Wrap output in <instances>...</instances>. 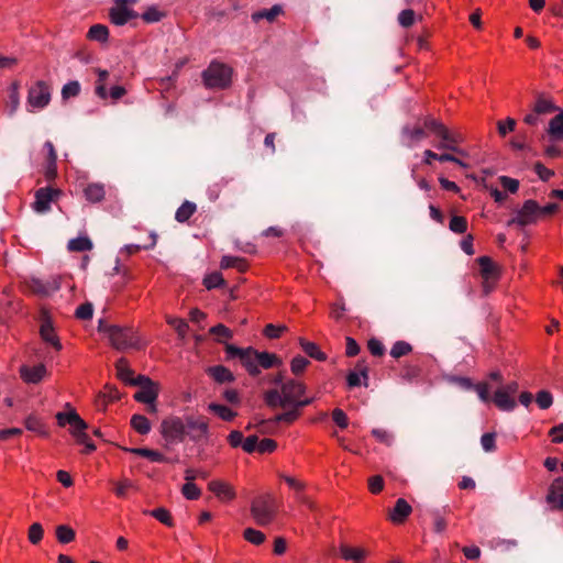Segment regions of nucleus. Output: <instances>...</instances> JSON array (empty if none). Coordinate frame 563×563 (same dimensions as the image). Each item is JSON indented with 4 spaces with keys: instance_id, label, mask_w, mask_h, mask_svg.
Returning <instances> with one entry per match:
<instances>
[{
    "instance_id": "338daca9",
    "label": "nucleus",
    "mask_w": 563,
    "mask_h": 563,
    "mask_svg": "<svg viewBox=\"0 0 563 563\" xmlns=\"http://www.w3.org/2000/svg\"><path fill=\"white\" fill-rule=\"evenodd\" d=\"M499 181L505 190L516 194L519 189V180L508 177V176H500Z\"/></svg>"
},
{
    "instance_id": "ea45409f",
    "label": "nucleus",
    "mask_w": 563,
    "mask_h": 563,
    "mask_svg": "<svg viewBox=\"0 0 563 563\" xmlns=\"http://www.w3.org/2000/svg\"><path fill=\"white\" fill-rule=\"evenodd\" d=\"M147 514L167 527L174 526L172 515L166 508H155L153 510L147 511Z\"/></svg>"
},
{
    "instance_id": "f257e3e1",
    "label": "nucleus",
    "mask_w": 563,
    "mask_h": 563,
    "mask_svg": "<svg viewBox=\"0 0 563 563\" xmlns=\"http://www.w3.org/2000/svg\"><path fill=\"white\" fill-rule=\"evenodd\" d=\"M108 340L111 346L118 351L144 347L137 332L131 327L113 325L109 329Z\"/></svg>"
},
{
    "instance_id": "20e7f679",
    "label": "nucleus",
    "mask_w": 563,
    "mask_h": 563,
    "mask_svg": "<svg viewBox=\"0 0 563 563\" xmlns=\"http://www.w3.org/2000/svg\"><path fill=\"white\" fill-rule=\"evenodd\" d=\"M132 386H139L134 395V399L142 404L155 402L158 397V387L150 377L137 375L136 380L132 382Z\"/></svg>"
},
{
    "instance_id": "393cba45",
    "label": "nucleus",
    "mask_w": 563,
    "mask_h": 563,
    "mask_svg": "<svg viewBox=\"0 0 563 563\" xmlns=\"http://www.w3.org/2000/svg\"><path fill=\"white\" fill-rule=\"evenodd\" d=\"M117 376L126 384L132 385L133 380H136L134 377V372L129 367L128 360L121 357L115 363Z\"/></svg>"
},
{
    "instance_id": "b1692460",
    "label": "nucleus",
    "mask_w": 563,
    "mask_h": 563,
    "mask_svg": "<svg viewBox=\"0 0 563 563\" xmlns=\"http://www.w3.org/2000/svg\"><path fill=\"white\" fill-rule=\"evenodd\" d=\"M249 264L245 258L239 256H223L220 261V268H235L240 273L247 271Z\"/></svg>"
},
{
    "instance_id": "ddd939ff",
    "label": "nucleus",
    "mask_w": 563,
    "mask_h": 563,
    "mask_svg": "<svg viewBox=\"0 0 563 563\" xmlns=\"http://www.w3.org/2000/svg\"><path fill=\"white\" fill-rule=\"evenodd\" d=\"M185 427V434L191 439H199L205 435L208 430V423L205 419L195 418L192 416L186 418Z\"/></svg>"
},
{
    "instance_id": "c85d7f7f",
    "label": "nucleus",
    "mask_w": 563,
    "mask_h": 563,
    "mask_svg": "<svg viewBox=\"0 0 563 563\" xmlns=\"http://www.w3.org/2000/svg\"><path fill=\"white\" fill-rule=\"evenodd\" d=\"M533 109L540 115L560 111L551 99H547L542 95L538 96Z\"/></svg>"
},
{
    "instance_id": "e433bc0d",
    "label": "nucleus",
    "mask_w": 563,
    "mask_h": 563,
    "mask_svg": "<svg viewBox=\"0 0 563 563\" xmlns=\"http://www.w3.org/2000/svg\"><path fill=\"white\" fill-rule=\"evenodd\" d=\"M67 247L71 252H85L92 249V242L88 236H79L70 240Z\"/></svg>"
},
{
    "instance_id": "c9c22d12",
    "label": "nucleus",
    "mask_w": 563,
    "mask_h": 563,
    "mask_svg": "<svg viewBox=\"0 0 563 563\" xmlns=\"http://www.w3.org/2000/svg\"><path fill=\"white\" fill-rule=\"evenodd\" d=\"M131 426L140 434H147L151 431L150 420L143 415H133Z\"/></svg>"
},
{
    "instance_id": "37998d69",
    "label": "nucleus",
    "mask_w": 563,
    "mask_h": 563,
    "mask_svg": "<svg viewBox=\"0 0 563 563\" xmlns=\"http://www.w3.org/2000/svg\"><path fill=\"white\" fill-rule=\"evenodd\" d=\"M243 537L246 541L255 545H260L265 541V534L253 528H246L243 531Z\"/></svg>"
},
{
    "instance_id": "58836bf2",
    "label": "nucleus",
    "mask_w": 563,
    "mask_h": 563,
    "mask_svg": "<svg viewBox=\"0 0 563 563\" xmlns=\"http://www.w3.org/2000/svg\"><path fill=\"white\" fill-rule=\"evenodd\" d=\"M76 533L73 528L67 525H60L56 527V538L58 542L67 544L75 540Z\"/></svg>"
},
{
    "instance_id": "4be33fe9",
    "label": "nucleus",
    "mask_w": 563,
    "mask_h": 563,
    "mask_svg": "<svg viewBox=\"0 0 563 563\" xmlns=\"http://www.w3.org/2000/svg\"><path fill=\"white\" fill-rule=\"evenodd\" d=\"M547 499L555 508L563 509V478H559L552 484Z\"/></svg>"
},
{
    "instance_id": "bf43d9fd",
    "label": "nucleus",
    "mask_w": 563,
    "mask_h": 563,
    "mask_svg": "<svg viewBox=\"0 0 563 563\" xmlns=\"http://www.w3.org/2000/svg\"><path fill=\"white\" fill-rule=\"evenodd\" d=\"M536 401L541 409H548L553 404V397L548 390H540L537 394Z\"/></svg>"
},
{
    "instance_id": "6ab92c4d",
    "label": "nucleus",
    "mask_w": 563,
    "mask_h": 563,
    "mask_svg": "<svg viewBox=\"0 0 563 563\" xmlns=\"http://www.w3.org/2000/svg\"><path fill=\"white\" fill-rule=\"evenodd\" d=\"M481 267V276L485 279H497L499 277V268L489 256H481L477 258Z\"/></svg>"
},
{
    "instance_id": "864d4df0",
    "label": "nucleus",
    "mask_w": 563,
    "mask_h": 563,
    "mask_svg": "<svg viewBox=\"0 0 563 563\" xmlns=\"http://www.w3.org/2000/svg\"><path fill=\"white\" fill-rule=\"evenodd\" d=\"M44 530L41 523L35 522L30 526L27 538L32 544H37L43 539Z\"/></svg>"
},
{
    "instance_id": "f03ea898",
    "label": "nucleus",
    "mask_w": 563,
    "mask_h": 563,
    "mask_svg": "<svg viewBox=\"0 0 563 563\" xmlns=\"http://www.w3.org/2000/svg\"><path fill=\"white\" fill-rule=\"evenodd\" d=\"M251 515L260 526L269 525L276 515V501L272 494L257 496L252 500Z\"/></svg>"
},
{
    "instance_id": "3c124183",
    "label": "nucleus",
    "mask_w": 563,
    "mask_h": 563,
    "mask_svg": "<svg viewBox=\"0 0 563 563\" xmlns=\"http://www.w3.org/2000/svg\"><path fill=\"white\" fill-rule=\"evenodd\" d=\"M73 435L77 439L78 443L85 445V453H90L96 450V445L90 441L85 430L71 431Z\"/></svg>"
},
{
    "instance_id": "bb28decb",
    "label": "nucleus",
    "mask_w": 563,
    "mask_h": 563,
    "mask_svg": "<svg viewBox=\"0 0 563 563\" xmlns=\"http://www.w3.org/2000/svg\"><path fill=\"white\" fill-rule=\"evenodd\" d=\"M283 12V7L280 4H274L271 9L254 12L252 14V20L254 22H258L262 19H266L267 21L273 22Z\"/></svg>"
},
{
    "instance_id": "9b49d317",
    "label": "nucleus",
    "mask_w": 563,
    "mask_h": 563,
    "mask_svg": "<svg viewBox=\"0 0 563 563\" xmlns=\"http://www.w3.org/2000/svg\"><path fill=\"white\" fill-rule=\"evenodd\" d=\"M437 136L441 139V143L438 145V148L464 154V152L459 147V144L464 142V137L461 133L452 132L445 126Z\"/></svg>"
},
{
    "instance_id": "e2e57ef3",
    "label": "nucleus",
    "mask_w": 563,
    "mask_h": 563,
    "mask_svg": "<svg viewBox=\"0 0 563 563\" xmlns=\"http://www.w3.org/2000/svg\"><path fill=\"white\" fill-rule=\"evenodd\" d=\"M24 426L27 430L30 431H34V432H38V433H44V424L43 422L35 416H29L25 421H24Z\"/></svg>"
},
{
    "instance_id": "49530a36",
    "label": "nucleus",
    "mask_w": 563,
    "mask_h": 563,
    "mask_svg": "<svg viewBox=\"0 0 563 563\" xmlns=\"http://www.w3.org/2000/svg\"><path fill=\"white\" fill-rule=\"evenodd\" d=\"M213 413L223 421H232L238 413L224 405L213 404Z\"/></svg>"
},
{
    "instance_id": "6e6d98bb",
    "label": "nucleus",
    "mask_w": 563,
    "mask_h": 563,
    "mask_svg": "<svg viewBox=\"0 0 563 563\" xmlns=\"http://www.w3.org/2000/svg\"><path fill=\"white\" fill-rule=\"evenodd\" d=\"M93 314V306L91 302H85L77 307L75 311L76 318L80 320H89L92 318Z\"/></svg>"
},
{
    "instance_id": "9d476101",
    "label": "nucleus",
    "mask_w": 563,
    "mask_h": 563,
    "mask_svg": "<svg viewBox=\"0 0 563 563\" xmlns=\"http://www.w3.org/2000/svg\"><path fill=\"white\" fill-rule=\"evenodd\" d=\"M238 497L235 487L227 481L213 479V498L222 505H231Z\"/></svg>"
},
{
    "instance_id": "de8ad7c7",
    "label": "nucleus",
    "mask_w": 563,
    "mask_h": 563,
    "mask_svg": "<svg viewBox=\"0 0 563 563\" xmlns=\"http://www.w3.org/2000/svg\"><path fill=\"white\" fill-rule=\"evenodd\" d=\"M411 351L412 346L409 343L405 341H397L390 350V355L394 358H399L401 356L409 354Z\"/></svg>"
},
{
    "instance_id": "4468645a",
    "label": "nucleus",
    "mask_w": 563,
    "mask_h": 563,
    "mask_svg": "<svg viewBox=\"0 0 563 563\" xmlns=\"http://www.w3.org/2000/svg\"><path fill=\"white\" fill-rule=\"evenodd\" d=\"M411 511L412 508L408 501L404 498H399L396 500L394 508L389 511L388 518L391 522L400 525L406 521Z\"/></svg>"
},
{
    "instance_id": "7c9ffc66",
    "label": "nucleus",
    "mask_w": 563,
    "mask_h": 563,
    "mask_svg": "<svg viewBox=\"0 0 563 563\" xmlns=\"http://www.w3.org/2000/svg\"><path fill=\"white\" fill-rule=\"evenodd\" d=\"M109 18L111 23L114 25L121 26L129 22L125 14V5L114 3V5L109 11Z\"/></svg>"
},
{
    "instance_id": "412c9836",
    "label": "nucleus",
    "mask_w": 563,
    "mask_h": 563,
    "mask_svg": "<svg viewBox=\"0 0 563 563\" xmlns=\"http://www.w3.org/2000/svg\"><path fill=\"white\" fill-rule=\"evenodd\" d=\"M547 133L553 141H563V110L549 121Z\"/></svg>"
},
{
    "instance_id": "f8f14e48",
    "label": "nucleus",
    "mask_w": 563,
    "mask_h": 563,
    "mask_svg": "<svg viewBox=\"0 0 563 563\" xmlns=\"http://www.w3.org/2000/svg\"><path fill=\"white\" fill-rule=\"evenodd\" d=\"M313 400L314 398L300 397L290 409L276 415L275 420H284V423L291 424L301 416L302 408L311 405Z\"/></svg>"
},
{
    "instance_id": "4d7b16f0",
    "label": "nucleus",
    "mask_w": 563,
    "mask_h": 563,
    "mask_svg": "<svg viewBox=\"0 0 563 563\" xmlns=\"http://www.w3.org/2000/svg\"><path fill=\"white\" fill-rule=\"evenodd\" d=\"M415 11L411 9L402 10L398 15V22L402 27H410L415 23Z\"/></svg>"
},
{
    "instance_id": "f704fd0d",
    "label": "nucleus",
    "mask_w": 563,
    "mask_h": 563,
    "mask_svg": "<svg viewBox=\"0 0 563 563\" xmlns=\"http://www.w3.org/2000/svg\"><path fill=\"white\" fill-rule=\"evenodd\" d=\"M196 203L186 200L175 213L176 221L184 223L186 222L196 211Z\"/></svg>"
},
{
    "instance_id": "a878e982",
    "label": "nucleus",
    "mask_w": 563,
    "mask_h": 563,
    "mask_svg": "<svg viewBox=\"0 0 563 563\" xmlns=\"http://www.w3.org/2000/svg\"><path fill=\"white\" fill-rule=\"evenodd\" d=\"M284 395L280 389H269L265 391L264 394V401L269 408H277L282 407L284 409H287L286 402L283 399Z\"/></svg>"
},
{
    "instance_id": "69168bd1",
    "label": "nucleus",
    "mask_w": 563,
    "mask_h": 563,
    "mask_svg": "<svg viewBox=\"0 0 563 563\" xmlns=\"http://www.w3.org/2000/svg\"><path fill=\"white\" fill-rule=\"evenodd\" d=\"M332 419L335 422V424L341 429H345L349 426V418L346 413L340 408H335L332 411Z\"/></svg>"
},
{
    "instance_id": "39448f33",
    "label": "nucleus",
    "mask_w": 563,
    "mask_h": 563,
    "mask_svg": "<svg viewBox=\"0 0 563 563\" xmlns=\"http://www.w3.org/2000/svg\"><path fill=\"white\" fill-rule=\"evenodd\" d=\"M185 422L177 417H169L162 421L161 432L168 443L180 442L185 438Z\"/></svg>"
},
{
    "instance_id": "8fccbe9b",
    "label": "nucleus",
    "mask_w": 563,
    "mask_h": 563,
    "mask_svg": "<svg viewBox=\"0 0 563 563\" xmlns=\"http://www.w3.org/2000/svg\"><path fill=\"white\" fill-rule=\"evenodd\" d=\"M67 423H69L73 427L71 431H78V430H86L88 428V424L80 418V416L75 411L71 410L67 413Z\"/></svg>"
},
{
    "instance_id": "6e6552de",
    "label": "nucleus",
    "mask_w": 563,
    "mask_h": 563,
    "mask_svg": "<svg viewBox=\"0 0 563 563\" xmlns=\"http://www.w3.org/2000/svg\"><path fill=\"white\" fill-rule=\"evenodd\" d=\"M51 100V90L46 82L40 80L29 90L27 102L34 108L42 109Z\"/></svg>"
},
{
    "instance_id": "0eeeda50",
    "label": "nucleus",
    "mask_w": 563,
    "mask_h": 563,
    "mask_svg": "<svg viewBox=\"0 0 563 563\" xmlns=\"http://www.w3.org/2000/svg\"><path fill=\"white\" fill-rule=\"evenodd\" d=\"M233 67L228 64L213 60V90L230 89L233 82Z\"/></svg>"
},
{
    "instance_id": "79ce46f5",
    "label": "nucleus",
    "mask_w": 563,
    "mask_h": 563,
    "mask_svg": "<svg viewBox=\"0 0 563 563\" xmlns=\"http://www.w3.org/2000/svg\"><path fill=\"white\" fill-rule=\"evenodd\" d=\"M167 323L176 330L179 339H186L189 325L185 320L169 317L167 318Z\"/></svg>"
},
{
    "instance_id": "c756f323",
    "label": "nucleus",
    "mask_w": 563,
    "mask_h": 563,
    "mask_svg": "<svg viewBox=\"0 0 563 563\" xmlns=\"http://www.w3.org/2000/svg\"><path fill=\"white\" fill-rule=\"evenodd\" d=\"M256 358H257L258 367L261 366L265 369H268V368H272L274 366H278L282 364V361L279 360V357L276 354L269 353V352H258L257 351Z\"/></svg>"
},
{
    "instance_id": "603ef678",
    "label": "nucleus",
    "mask_w": 563,
    "mask_h": 563,
    "mask_svg": "<svg viewBox=\"0 0 563 563\" xmlns=\"http://www.w3.org/2000/svg\"><path fill=\"white\" fill-rule=\"evenodd\" d=\"M446 508L444 507L441 511H433V520H434V531L437 533H442L446 529V520H445Z\"/></svg>"
},
{
    "instance_id": "a211bd4d",
    "label": "nucleus",
    "mask_w": 563,
    "mask_h": 563,
    "mask_svg": "<svg viewBox=\"0 0 563 563\" xmlns=\"http://www.w3.org/2000/svg\"><path fill=\"white\" fill-rule=\"evenodd\" d=\"M493 401L496 407L503 411H511L517 406L515 398L500 387L496 389Z\"/></svg>"
},
{
    "instance_id": "1a4fd4ad",
    "label": "nucleus",
    "mask_w": 563,
    "mask_h": 563,
    "mask_svg": "<svg viewBox=\"0 0 563 563\" xmlns=\"http://www.w3.org/2000/svg\"><path fill=\"white\" fill-rule=\"evenodd\" d=\"M280 387L287 409H290L306 393V385L296 379H288L283 383Z\"/></svg>"
},
{
    "instance_id": "aec40b11",
    "label": "nucleus",
    "mask_w": 563,
    "mask_h": 563,
    "mask_svg": "<svg viewBox=\"0 0 563 563\" xmlns=\"http://www.w3.org/2000/svg\"><path fill=\"white\" fill-rule=\"evenodd\" d=\"M40 334L43 341L52 344L57 351L62 350V343L54 332V328L51 320H43L40 329Z\"/></svg>"
},
{
    "instance_id": "473e14b6",
    "label": "nucleus",
    "mask_w": 563,
    "mask_h": 563,
    "mask_svg": "<svg viewBox=\"0 0 563 563\" xmlns=\"http://www.w3.org/2000/svg\"><path fill=\"white\" fill-rule=\"evenodd\" d=\"M128 451L133 454L146 457V459L151 460L152 462L164 463L167 461V459L162 453H159L158 451H155V450H151V449H146V448H135V449H129Z\"/></svg>"
},
{
    "instance_id": "09e8293b",
    "label": "nucleus",
    "mask_w": 563,
    "mask_h": 563,
    "mask_svg": "<svg viewBox=\"0 0 563 563\" xmlns=\"http://www.w3.org/2000/svg\"><path fill=\"white\" fill-rule=\"evenodd\" d=\"M81 86L79 81L71 80L64 85L62 89V97L63 99H69L73 97H77L80 93Z\"/></svg>"
},
{
    "instance_id": "680f3d73",
    "label": "nucleus",
    "mask_w": 563,
    "mask_h": 563,
    "mask_svg": "<svg viewBox=\"0 0 563 563\" xmlns=\"http://www.w3.org/2000/svg\"><path fill=\"white\" fill-rule=\"evenodd\" d=\"M163 13L158 11L155 7L148 8L144 13H142L141 18L146 23H156L162 20Z\"/></svg>"
},
{
    "instance_id": "f3484780",
    "label": "nucleus",
    "mask_w": 563,
    "mask_h": 563,
    "mask_svg": "<svg viewBox=\"0 0 563 563\" xmlns=\"http://www.w3.org/2000/svg\"><path fill=\"white\" fill-rule=\"evenodd\" d=\"M339 549L342 559L352 561L353 563H363L368 556V551L363 548H352L346 544H341Z\"/></svg>"
},
{
    "instance_id": "5fc2aeb1",
    "label": "nucleus",
    "mask_w": 563,
    "mask_h": 563,
    "mask_svg": "<svg viewBox=\"0 0 563 563\" xmlns=\"http://www.w3.org/2000/svg\"><path fill=\"white\" fill-rule=\"evenodd\" d=\"M287 330L288 328L284 324L275 325L273 323H268L265 325L263 334L268 339H278L282 335V333Z\"/></svg>"
},
{
    "instance_id": "423d86ee",
    "label": "nucleus",
    "mask_w": 563,
    "mask_h": 563,
    "mask_svg": "<svg viewBox=\"0 0 563 563\" xmlns=\"http://www.w3.org/2000/svg\"><path fill=\"white\" fill-rule=\"evenodd\" d=\"M62 195V190L53 187H42L35 191L33 209L37 213L51 211V203L56 201Z\"/></svg>"
},
{
    "instance_id": "2eb2a0df",
    "label": "nucleus",
    "mask_w": 563,
    "mask_h": 563,
    "mask_svg": "<svg viewBox=\"0 0 563 563\" xmlns=\"http://www.w3.org/2000/svg\"><path fill=\"white\" fill-rule=\"evenodd\" d=\"M46 374V367L44 364H38L36 366H27L22 365L20 367V376L27 384H37L40 383Z\"/></svg>"
},
{
    "instance_id": "cd10ccee",
    "label": "nucleus",
    "mask_w": 563,
    "mask_h": 563,
    "mask_svg": "<svg viewBox=\"0 0 563 563\" xmlns=\"http://www.w3.org/2000/svg\"><path fill=\"white\" fill-rule=\"evenodd\" d=\"M106 190L103 185L89 184L85 189V197L90 202H100L104 199Z\"/></svg>"
},
{
    "instance_id": "4c0bfd02",
    "label": "nucleus",
    "mask_w": 563,
    "mask_h": 563,
    "mask_svg": "<svg viewBox=\"0 0 563 563\" xmlns=\"http://www.w3.org/2000/svg\"><path fill=\"white\" fill-rule=\"evenodd\" d=\"M88 37L104 43L109 37V29L103 24H95L88 31Z\"/></svg>"
},
{
    "instance_id": "72a5a7b5",
    "label": "nucleus",
    "mask_w": 563,
    "mask_h": 563,
    "mask_svg": "<svg viewBox=\"0 0 563 563\" xmlns=\"http://www.w3.org/2000/svg\"><path fill=\"white\" fill-rule=\"evenodd\" d=\"M213 380L219 384L232 383L235 380L233 373L223 365H213Z\"/></svg>"
},
{
    "instance_id": "774afa93",
    "label": "nucleus",
    "mask_w": 563,
    "mask_h": 563,
    "mask_svg": "<svg viewBox=\"0 0 563 563\" xmlns=\"http://www.w3.org/2000/svg\"><path fill=\"white\" fill-rule=\"evenodd\" d=\"M276 448H277V442L273 439L266 438V439L258 441L257 452L261 454L272 453L276 450Z\"/></svg>"
},
{
    "instance_id": "a19ab883",
    "label": "nucleus",
    "mask_w": 563,
    "mask_h": 563,
    "mask_svg": "<svg viewBox=\"0 0 563 563\" xmlns=\"http://www.w3.org/2000/svg\"><path fill=\"white\" fill-rule=\"evenodd\" d=\"M276 416L269 419H262L256 424V429L262 434H272L276 424L284 422V420H275Z\"/></svg>"
},
{
    "instance_id": "7ed1b4c3",
    "label": "nucleus",
    "mask_w": 563,
    "mask_h": 563,
    "mask_svg": "<svg viewBox=\"0 0 563 563\" xmlns=\"http://www.w3.org/2000/svg\"><path fill=\"white\" fill-rule=\"evenodd\" d=\"M540 218V205L533 200H526L521 208L517 210L515 217L507 221V225H517L525 228L527 225L536 224Z\"/></svg>"
},
{
    "instance_id": "052dcab7",
    "label": "nucleus",
    "mask_w": 563,
    "mask_h": 563,
    "mask_svg": "<svg viewBox=\"0 0 563 563\" xmlns=\"http://www.w3.org/2000/svg\"><path fill=\"white\" fill-rule=\"evenodd\" d=\"M516 128V120L507 118L505 121L497 122V130L500 136L505 137L509 132H512Z\"/></svg>"
},
{
    "instance_id": "0e129e2a",
    "label": "nucleus",
    "mask_w": 563,
    "mask_h": 563,
    "mask_svg": "<svg viewBox=\"0 0 563 563\" xmlns=\"http://www.w3.org/2000/svg\"><path fill=\"white\" fill-rule=\"evenodd\" d=\"M402 133L406 134L410 140L412 141H420L427 136L423 128L421 126H415L413 129H410L409 126H405L402 129Z\"/></svg>"
},
{
    "instance_id": "5701e85b",
    "label": "nucleus",
    "mask_w": 563,
    "mask_h": 563,
    "mask_svg": "<svg viewBox=\"0 0 563 563\" xmlns=\"http://www.w3.org/2000/svg\"><path fill=\"white\" fill-rule=\"evenodd\" d=\"M298 343L301 346L302 351L309 357L314 358L320 362H324L327 360V354L323 353L314 342H310L303 338H299Z\"/></svg>"
},
{
    "instance_id": "2f4dec72",
    "label": "nucleus",
    "mask_w": 563,
    "mask_h": 563,
    "mask_svg": "<svg viewBox=\"0 0 563 563\" xmlns=\"http://www.w3.org/2000/svg\"><path fill=\"white\" fill-rule=\"evenodd\" d=\"M233 338V332L223 323L213 325V342L227 344Z\"/></svg>"
},
{
    "instance_id": "13d9d810",
    "label": "nucleus",
    "mask_w": 563,
    "mask_h": 563,
    "mask_svg": "<svg viewBox=\"0 0 563 563\" xmlns=\"http://www.w3.org/2000/svg\"><path fill=\"white\" fill-rule=\"evenodd\" d=\"M29 288L32 292L40 296H47L49 292L47 285L37 278H32L30 280Z\"/></svg>"
},
{
    "instance_id": "dca6fc26",
    "label": "nucleus",
    "mask_w": 563,
    "mask_h": 563,
    "mask_svg": "<svg viewBox=\"0 0 563 563\" xmlns=\"http://www.w3.org/2000/svg\"><path fill=\"white\" fill-rule=\"evenodd\" d=\"M257 351L253 347H246L241 355V363L247 371V373L255 377L261 374V369L258 367L257 358H256Z\"/></svg>"
},
{
    "instance_id": "c03bdc74",
    "label": "nucleus",
    "mask_w": 563,
    "mask_h": 563,
    "mask_svg": "<svg viewBox=\"0 0 563 563\" xmlns=\"http://www.w3.org/2000/svg\"><path fill=\"white\" fill-rule=\"evenodd\" d=\"M310 364V361L301 355L295 356L290 362L291 373L296 376L302 374L307 366Z\"/></svg>"
},
{
    "instance_id": "a18cd8bd",
    "label": "nucleus",
    "mask_w": 563,
    "mask_h": 563,
    "mask_svg": "<svg viewBox=\"0 0 563 563\" xmlns=\"http://www.w3.org/2000/svg\"><path fill=\"white\" fill-rule=\"evenodd\" d=\"M449 228L454 233H465L467 230V221L462 216H453L450 220Z\"/></svg>"
}]
</instances>
